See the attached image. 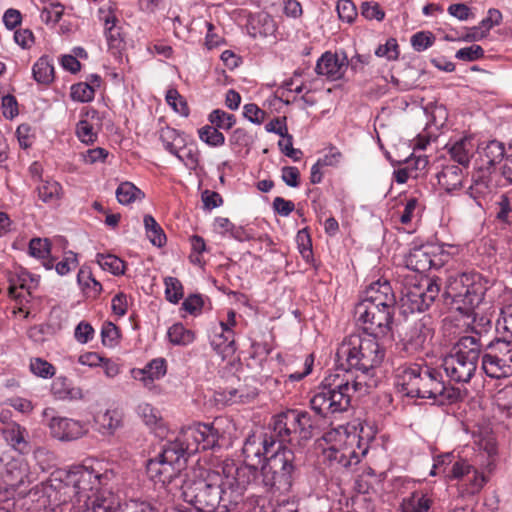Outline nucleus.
<instances>
[{"label": "nucleus", "instance_id": "obj_1", "mask_svg": "<svg viewBox=\"0 0 512 512\" xmlns=\"http://www.w3.org/2000/svg\"><path fill=\"white\" fill-rule=\"evenodd\" d=\"M368 387V384L359 380V377L353 378L348 373L342 376L331 374L326 377L310 399L311 409L316 416L308 411L292 409L299 438L310 440L318 435L324 418L347 411L351 405L352 395L356 392L366 393Z\"/></svg>", "mask_w": 512, "mask_h": 512}, {"label": "nucleus", "instance_id": "obj_2", "mask_svg": "<svg viewBox=\"0 0 512 512\" xmlns=\"http://www.w3.org/2000/svg\"><path fill=\"white\" fill-rule=\"evenodd\" d=\"M186 440L193 439L195 447L190 449L179 440L166 444L162 451L146 465L147 474L155 483L169 484L186 469L188 457L199 449H214L220 438L219 431L212 424L197 423L184 432Z\"/></svg>", "mask_w": 512, "mask_h": 512}, {"label": "nucleus", "instance_id": "obj_3", "mask_svg": "<svg viewBox=\"0 0 512 512\" xmlns=\"http://www.w3.org/2000/svg\"><path fill=\"white\" fill-rule=\"evenodd\" d=\"M396 386L405 396L433 399L439 403L455 402L459 391L448 388L442 373L426 364L410 363L399 366L395 373Z\"/></svg>", "mask_w": 512, "mask_h": 512}, {"label": "nucleus", "instance_id": "obj_4", "mask_svg": "<svg viewBox=\"0 0 512 512\" xmlns=\"http://www.w3.org/2000/svg\"><path fill=\"white\" fill-rule=\"evenodd\" d=\"M182 497L197 512H235L224 478L218 471L188 478L182 484Z\"/></svg>", "mask_w": 512, "mask_h": 512}, {"label": "nucleus", "instance_id": "obj_5", "mask_svg": "<svg viewBox=\"0 0 512 512\" xmlns=\"http://www.w3.org/2000/svg\"><path fill=\"white\" fill-rule=\"evenodd\" d=\"M338 360L345 359L348 369H356L365 375L381 365L385 357L376 335L366 332L351 334L346 337L337 350Z\"/></svg>", "mask_w": 512, "mask_h": 512}, {"label": "nucleus", "instance_id": "obj_6", "mask_svg": "<svg viewBox=\"0 0 512 512\" xmlns=\"http://www.w3.org/2000/svg\"><path fill=\"white\" fill-rule=\"evenodd\" d=\"M489 288V281L478 273L449 276L443 292L445 303L452 309L470 316L474 313Z\"/></svg>", "mask_w": 512, "mask_h": 512}, {"label": "nucleus", "instance_id": "obj_7", "mask_svg": "<svg viewBox=\"0 0 512 512\" xmlns=\"http://www.w3.org/2000/svg\"><path fill=\"white\" fill-rule=\"evenodd\" d=\"M106 477V475L95 474L93 471L79 466L66 472L64 479L61 476L51 477L47 481L45 489L51 488L57 491L60 494L57 500L61 503L67 502L74 496L77 498L78 505H81L87 497L100 491H107L98 488V485H102L103 479Z\"/></svg>", "mask_w": 512, "mask_h": 512}, {"label": "nucleus", "instance_id": "obj_8", "mask_svg": "<svg viewBox=\"0 0 512 512\" xmlns=\"http://www.w3.org/2000/svg\"><path fill=\"white\" fill-rule=\"evenodd\" d=\"M482 345L480 337H475L471 332L469 335L459 338L442 363L446 375L451 381L470 382L478 367Z\"/></svg>", "mask_w": 512, "mask_h": 512}, {"label": "nucleus", "instance_id": "obj_9", "mask_svg": "<svg viewBox=\"0 0 512 512\" xmlns=\"http://www.w3.org/2000/svg\"><path fill=\"white\" fill-rule=\"evenodd\" d=\"M298 473L296 456L291 448L279 446L261 467V483L266 489L289 491Z\"/></svg>", "mask_w": 512, "mask_h": 512}, {"label": "nucleus", "instance_id": "obj_10", "mask_svg": "<svg viewBox=\"0 0 512 512\" xmlns=\"http://www.w3.org/2000/svg\"><path fill=\"white\" fill-rule=\"evenodd\" d=\"M439 293L438 279L407 275L401 289V305L410 313L424 312L434 303Z\"/></svg>", "mask_w": 512, "mask_h": 512}, {"label": "nucleus", "instance_id": "obj_11", "mask_svg": "<svg viewBox=\"0 0 512 512\" xmlns=\"http://www.w3.org/2000/svg\"><path fill=\"white\" fill-rule=\"evenodd\" d=\"M222 476L228 493L234 502L236 509L244 500V492L250 486H262L261 470L254 465H242L234 468L233 465H226L222 468Z\"/></svg>", "mask_w": 512, "mask_h": 512}, {"label": "nucleus", "instance_id": "obj_12", "mask_svg": "<svg viewBox=\"0 0 512 512\" xmlns=\"http://www.w3.org/2000/svg\"><path fill=\"white\" fill-rule=\"evenodd\" d=\"M119 501L111 491H100L77 506V512H117ZM126 512H160L146 501H132Z\"/></svg>", "mask_w": 512, "mask_h": 512}, {"label": "nucleus", "instance_id": "obj_13", "mask_svg": "<svg viewBox=\"0 0 512 512\" xmlns=\"http://www.w3.org/2000/svg\"><path fill=\"white\" fill-rule=\"evenodd\" d=\"M357 322L363 325V330L372 335H386L391 330L394 311L357 303L354 310Z\"/></svg>", "mask_w": 512, "mask_h": 512}, {"label": "nucleus", "instance_id": "obj_14", "mask_svg": "<svg viewBox=\"0 0 512 512\" xmlns=\"http://www.w3.org/2000/svg\"><path fill=\"white\" fill-rule=\"evenodd\" d=\"M492 329L491 321L481 317L479 322L474 317L470 332L482 340L481 353L484 349L490 350L494 355L506 363L512 369V341L502 339H489V332Z\"/></svg>", "mask_w": 512, "mask_h": 512}, {"label": "nucleus", "instance_id": "obj_15", "mask_svg": "<svg viewBox=\"0 0 512 512\" xmlns=\"http://www.w3.org/2000/svg\"><path fill=\"white\" fill-rule=\"evenodd\" d=\"M360 303L395 311L396 299L390 284L378 281L367 288Z\"/></svg>", "mask_w": 512, "mask_h": 512}, {"label": "nucleus", "instance_id": "obj_16", "mask_svg": "<svg viewBox=\"0 0 512 512\" xmlns=\"http://www.w3.org/2000/svg\"><path fill=\"white\" fill-rule=\"evenodd\" d=\"M48 426L52 437L60 441H73L87 432L83 423L66 417H53Z\"/></svg>", "mask_w": 512, "mask_h": 512}, {"label": "nucleus", "instance_id": "obj_17", "mask_svg": "<svg viewBox=\"0 0 512 512\" xmlns=\"http://www.w3.org/2000/svg\"><path fill=\"white\" fill-rule=\"evenodd\" d=\"M406 267L419 273H424L431 268L438 269L442 266L443 262L437 256L433 247L421 246L414 248L406 257Z\"/></svg>", "mask_w": 512, "mask_h": 512}, {"label": "nucleus", "instance_id": "obj_18", "mask_svg": "<svg viewBox=\"0 0 512 512\" xmlns=\"http://www.w3.org/2000/svg\"><path fill=\"white\" fill-rule=\"evenodd\" d=\"M348 444L343 447H337L336 445L330 446L324 451L325 458L331 463L336 464L340 467H350L359 463L360 454L353 448L355 443H358L356 435H346Z\"/></svg>", "mask_w": 512, "mask_h": 512}, {"label": "nucleus", "instance_id": "obj_19", "mask_svg": "<svg viewBox=\"0 0 512 512\" xmlns=\"http://www.w3.org/2000/svg\"><path fill=\"white\" fill-rule=\"evenodd\" d=\"M470 474H472V477L469 479L467 492L469 494H476L487 482L486 477L478 472V470L465 459H460L453 463L450 475L452 479H462L468 477Z\"/></svg>", "mask_w": 512, "mask_h": 512}, {"label": "nucleus", "instance_id": "obj_20", "mask_svg": "<svg viewBox=\"0 0 512 512\" xmlns=\"http://www.w3.org/2000/svg\"><path fill=\"white\" fill-rule=\"evenodd\" d=\"M270 426L277 440L282 443H291L293 436L298 435L292 409L281 412L273 417Z\"/></svg>", "mask_w": 512, "mask_h": 512}, {"label": "nucleus", "instance_id": "obj_21", "mask_svg": "<svg viewBox=\"0 0 512 512\" xmlns=\"http://www.w3.org/2000/svg\"><path fill=\"white\" fill-rule=\"evenodd\" d=\"M347 65L346 56L339 59L337 54L326 52L318 59L315 71L330 80H338L343 77Z\"/></svg>", "mask_w": 512, "mask_h": 512}, {"label": "nucleus", "instance_id": "obj_22", "mask_svg": "<svg viewBox=\"0 0 512 512\" xmlns=\"http://www.w3.org/2000/svg\"><path fill=\"white\" fill-rule=\"evenodd\" d=\"M5 441L17 452L27 454L30 451V444L27 440L28 431L16 422L7 423L2 429Z\"/></svg>", "mask_w": 512, "mask_h": 512}, {"label": "nucleus", "instance_id": "obj_23", "mask_svg": "<svg viewBox=\"0 0 512 512\" xmlns=\"http://www.w3.org/2000/svg\"><path fill=\"white\" fill-rule=\"evenodd\" d=\"M481 369L490 378L500 379L512 374V369L490 350L484 349L481 353Z\"/></svg>", "mask_w": 512, "mask_h": 512}, {"label": "nucleus", "instance_id": "obj_24", "mask_svg": "<svg viewBox=\"0 0 512 512\" xmlns=\"http://www.w3.org/2000/svg\"><path fill=\"white\" fill-rule=\"evenodd\" d=\"M100 19L104 21L105 35L110 50L114 53H119L124 47V40L119 27H116L118 19L109 9L105 16H100Z\"/></svg>", "mask_w": 512, "mask_h": 512}, {"label": "nucleus", "instance_id": "obj_25", "mask_svg": "<svg viewBox=\"0 0 512 512\" xmlns=\"http://www.w3.org/2000/svg\"><path fill=\"white\" fill-rule=\"evenodd\" d=\"M2 478L7 486L16 490L26 483L27 466L17 460H12L5 465Z\"/></svg>", "mask_w": 512, "mask_h": 512}, {"label": "nucleus", "instance_id": "obj_26", "mask_svg": "<svg viewBox=\"0 0 512 512\" xmlns=\"http://www.w3.org/2000/svg\"><path fill=\"white\" fill-rule=\"evenodd\" d=\"M438 183L447 192H451L461 187L463 181V171L457 165H446L437 174Z\"/></svg>", "mask_w": 512, "mask_h": 512}, {"label": "nucleus", "instance_id": "obj_27", "mask_svg": "<svg viewBox=\"0 0 512 512\" xmlns=\"http://www.w3.org/2000/svg\"><path fill=\"white\" fill-rule=\"evenodd\" d=\"M98 431L102 435H112L122 426L123 416L118 410H107L95 417Z\"/></svg>", "mask_w": 512, "mask_h": 512}, {"label": "nucleus", "instance_id": "obj_28", "mask_svg": "<svg viewBox=\"0 0 512 512\" xmlns=\"http://www.w3.org/2000/svg\"><path fill=\"white\" fill-rule=\"evenodd\" d=\"M166 374V361L163 358H157L148 363L144 369L134 371V377L140 379L145 386L153 383L155 379Z\"/></svg>", "mask_w": 512, "mask_h": 512}, {"label": "nucleus", "instance_id": "obj_29", "mask_svg": "<svg viewBox=\"0 0 512 512\" xmlns=\"http://www.w3.org/2000/svg\"><path fill=\"white\" fill-rule=\"evenodd\" d=\"M432 336V329L420 321L415 323L414 327L411 329L409 339L406 342V346L407 348L415 351L423 349L426 343L432 339Z\"/></svg>", "mask_w": 512, "mask_h": 512}, {"label": "nucleus", "instance_id": "obj_30", "mask_svg": "<svg viewBox=\"0 0 512 512\" xmlns=\"http://www.w3.org/2000/svg\"><path fill=\"white\" fill-rule=\"evenodd\" d=\"M432 499L421 491L405 497L401 503L402 512H430Z\"/></svg>", "mask_w": 512, "mask_h": 512}, {"label": "nucleus", "instance_id": "obj_31", "mask_svg": "<svg viewBox=\"0 0 512 512\" xmlns=\"http://www.w3.org/2000/svg\"><path fill=\"white\" fill-rule=\"evenodd\" d=\"M479 155L482 165H486V168L489 169L503 160L505 148L501 142L493 140L488 142L486 146L479 151Z\"/></svg>", "mask_w": 512, "mask_h": 512}, {"label": "nucleus", "instance_id": "obj_32", "mask_svg": "<svg viewBox=\"0 0 512 512\" xmlns=\"http://www.w3.org/2000/svg\"><path fill=\"white\" fill-rule=\"evenodd\" d=\"M159 138L164 148L173 155H178V152L185 146L184 137L177 130L170 127L162 128Z\"/></svg>", "mask_w": 512, "mask_h": 512}, {"label": "nucleus", "instance_id": "obj_33", "mask_svg": "<svg viewBox=\"0 0 512 512\" xmlns=\"http://www.w3.org/2000/svg\"><path fill=\"white\" fill-rule=\"evenodd\" d=\"M145 197L143 191L131 182H122L116 189V198L122 205H128L136 200H142Z\"/></svg>", "mask_w": 512, "mask_h": 512}, {"label": "nucleus", "instance_id": "obj_34", "mask_svg": "<svg viewBox=\"0 0 512 512\" xmlns=\"http://www.w3.org/2000/svg\"><path fill=\"white\" fill-rule=\"evenodd\" d=\"M169 341L173 345L186 346L192 343L195 339L193 331L186 329L182 323L173 324L167 332Z\"/></svg>", "mask_w": 512, "mask_h": 512}, {"label": "nucleus", "instance_id": "obj_35", "mask_svg": "<svg viewBox=\"0 0 512 512\" xmlns=\"http://www.w3.org/2000/svg\"><path fill=\"white\" fill-rule=\"evenodd\" d=\"M78 284L88 297L95 298L102 291V285L92 275L91 271L80 269L77 275Z\"/></svg>", "mask_w": 512, "mask_h": 512}, {"label": "nucleus", "instance_id": "obj_36", "mask_svg": "<svg viewBox=\"0 0 512 512\" xmlns=\"http://www.w3.org/2000/svg\"><path fill=\"white\" fill-rule=\"evenodd\" d=\"M38 196L45 203L57 202L62 193L60 184L56 181L45 180L37 186Z\"/></svg>", "mask_w": 512, "mask_h": 512}, {"label": "nucleus", "instance_id": "obj_37", "mask_svg": "<svg viewBox=\"0 0 512 512\" xmlns=\"http://www.w3.org/2000/svg\"><path fill=\"white\" fill-rule=\"evenodd\" d=\"M143 221L150 242L155 246L162 247L166 243V235L161 226L151 215H145Z\"/></svg>", "mask_w": 512, "mask_h": 512}, {"label": "nucleus", "instance_id": "obj_38", "mask_svg": "<svg viewBox=\"0 0 512 512\" xmlns=\"http://www.w3.org/2000/svg\"><path fill=\"white\" fill-rule=\"evenodd\" d=\"M33 77L40 84H49L54 79V67L47 57H41L33 66Z\"/></svg>", "mask_w": 512, "mask_h": 512}, {"label": "nucleus", "instance_id": "obj_39", "mask_svg": "<svg viewBox=\"0 0 512 512\" xmlns=\"http://www.w3.org/2000/svg\"><path fill=\"white\" fill-rule=\"evenodd\" d=\"M97 263L99 266L106 271L111 272L114 275L124 274L125 262L119 257L112 254H100L96 256Z\"/></svg>", "mask_w": 512, "mask_h": 512}, {"label": "nucleus", "instance_id": "obj_40", "mask_svg": "<svg viewBox=\"0 0 512 512\" xmlns=\"http://www.w3.org/2000/svg\"><path fill=\"white\" fill-rule=\"evenodd\" d=\"M199 138L211 147L222 146L225 142V136L214 125H205L198 130Z\"/></svg>", "mask_w": 512, "mask_h": 512}, {"label": "nucleus", "instance_id": "obj_41", "mask_svg": "<svg viewBox=\"0 0 512 512\" xmlns=\"http://www.w3.org/2000/svg\"><path fill=\"white\" fill-rule=\"evenodd\" d=\"M471 143L470 141L464 139V140H460L456 143H454L450 148H449V154L451 156V158L463 165V166H467L469 161H470V150L468 148V146H470Z\"/></svg>", "mask_w": 512, "mask_h": 512}, {"label": "nucleus", "instance_id": "obj_42", "mask_svg": "<svg viewBox=\"0 0 512 512\" xmlns=\"http://www.w3.org/2000/svg\"><path fill=\"white\" fill-rule=\"evenodd\" d=\"M209 122L219 129L229 130L235 123L236 118L233 114L227 113L221 109L213 110L208 116Z\"/></svg>", "mask_w": 512, "mask_h": 512}, {"label": "nucleus", "instance_id": "obj_43", "mask_svg": "<svg viewBox=\"0 0 512 512\" xmlns=\"http://www.w3.org/2000/svg\"><path fill=\"white\" fill-rule=\"evenodd\" d=\"M220 325L222 327V334L219 337L223 339V342L216 344V349L225 357L235 352L234 333L226 323L221 322Z\"/></svg>", "mask_w": 512, "mask_h": 512}, {"label": "nucleus", "instance_id": "obj_44", "mask_svg": "<svg viewBox=\"0 0 512 512\" xmlns=\"http://www.w3.org/2000/svg\"><path fill=\"white\" fill-rule=\"evenodd\" d=\"M164 283L166 299L171 303H178L183 297L181 282L175 277H166Z\"/></svg>", "mask_w": 512, "mask_h": 512}, {"label": "nucleus", "instance_id": "obj_45", "mask_svg": "<svg viewBox=\"0 0 512 512\" xmlns=\"http://www.w3.org/2000/svg\"><path fill=\"white\" fill-rule=\"evenodd\" d=\"M94 94V86L85 82L74 84L71 87V97L78 102H89L93 100Z\"/></svg>", "mask_w": 512, "mask_h": 512}, {"label": "nucleus", "instance_id": "obj_46", "mask_svg": "<svg viewBox=\"0 0 512 512\" xmlns=\"http://www.w3.org/2000/svg\"><path fill=\"white\" fill-rule=\"evenodd\" d=\"M166 101L177 113L182 116L189 115V107L183 96L176 89H169L166 93Z\"/></svg>", "mask_w": 512, "mask_h": 512}, {"label": "nucleus", "instance_id": "obj_47", "mask_svg": "<svg viewBox=\"0 0 512 512\" xmlns=\"http://www.w3.org/2000/svg\"><path fill=\"white\" fill-rule=\"evenodd\" d=\"M175 156L191 170L198 167L200 153L196 147H186L185 145Z\"/></svg>", "mask_w": 512, "mask_h": 512}, {"label": "nucleus", "instance_id": "obj_48", "mask_svg": "<svg viewBox=\"0 0 512 512\" xmlns=\"http://www.w3.org/2000/svg\"><path fill=\"white\" fill-rule=\"evenodd\" d=\"M29 253L33 257L44 259L50 254V242L48 239L33 238L29 243Z\"/></svg>", "mask_w": 512, "mask_h": 512}, {"label": "nucleus", "instance_id": "obj_49", "mask_svg": "<svg viewBox=\"0 0 512 512\" xmlns=\"http://www.w3.org/2000/svg\"><path fill=\"white\" fill-rule=\"evenodd\" d=\"M30 369L33 374L42 378H49L55 374L54 366L41 358H35L32 360L30 363Z\"/></svg>", "mask_w": 512, "mask_h": 512}, {"label": "nucleus", "instance_id": "obj_50", "mask_svg": "<svg viewBox=\"0 0 512 512\" xmlns=\"http://www.w3.org/2000/svg\"><path fill=\"white\" fill-rule=\"evenodd\" d=\"M435 40L431 32H417L411 37V45L414 50L421 52L433 45Z\"/></svg>", "mask_w": 512, "mask_h": 512}, {"label": "nucleus", "instance_id": "obj_51", "mask_svg": "<svg viewBox=\"0 0 512 512\" xmlns=\"http://www.w3.org/2000/svg\"><path fill=\"white\" fill-rule=\"evenodd\" d=\"M252 142V136L244 128L235 129L229 138L230 145L238 149L248 147Z\"/></svg>", "mask_w": 512, "mask_h": 512}, {"label": "nucleus", "instance_id": "obj_52", "mask_svg": "<svg viewBox=\"0 0 512 512\" xmlns=\"http://www.w3.org/2000/svg\"><path fill=\"white\" fill-rule=\"evenodd\" d=\"M376 56L396 60L399 57L398 44L395 38H389L384 45H379L375 51Z\"/></svg>", "mask_w": 512, "mask_h": 512}, {"label": "nucleus", "instance_id": "obj_53", "mask_svg": "<svg viewBox=\"0 0 512 512\" xmlns=\"http://www.w3.org/2000/svg\"><path fill=\"white\" fill-rule=\"evenodd\" d=\"M101 337L104 346H114L119 338L118 327L112 322H105L101 329Z\"/></svg>", "mask_w": 512, "mask_h": 512}, {"label": "nucleus", "instance_id": "obj_54", "mask_svg": "<svg viewBox=\"0 0 512 512\" xmlns=\"http://www.w3.org/2000/svg\"><path fill=\"white\" fill-rule=\"evenodd\" d=\"M484 56V50L480 45H472L459 49L455 57L463 61H475Z\"/></svg>", "mask_w": 512, "mask_h": 512}, {"label": "nucleus", "instance_id": "obj_55", "mask_svg": "<svg viewBox=\"0 0 512 512\" xmlns=\"http://www.w3.org/2000/svg\"><path fill=\"white\" fill-rule=\"evenodd\" d=\"M337 12L340 19L351 23L357 16L355 5L350 0H340L337 3Z\"/></svg>", "mask_w": 512, "mask_h": 512}, {"label": "nucleus", "instance_id": "obj_56", "mask_svg": "<svg viewBox=\"0 0 512 512\" xmlns=\"http://www.w3.org/2000/svg\"><path fill=\"white\" fill-rule=\"evenodd\" d=\"M361 14L368 20L376 19L378 21H382L385 17V12L376 2H363L361 5Z\"/></svg>", "mask_w": 512, "mask_h": 512}, {"label": "nucleus", "instance_id": "obj_57", "mask_svg": "<svg viewBox=\"0 0 512 512\" xmlns=\"http://www.w3.org/2000/svg\"><path fill=\"white\" fill-rule=\"evenodd\" d=\"M498 210L496 213V219L505 224H511L510 214L512 212L511 204L508 196L502 195L500 200L497 202Z\"/></svg>", "mask_w": 512, "mask_h": 512}, {"label": "nucleus", "instance_id": "obj_58", "mask_svg": "<svg viewBox=\"0 0 512 512\" xmlns=\"http://www.w3.org/2000/svg\"><path fill=\"white\" fill-rule=\"evenodd\" d=\"M243 115L250 122L255 124H261L266 116V112L260 109L256 104L249 103L243 107Z\"/></svg>", "mask_w": 512, "mask_h": 512}, {"label": "nucleus", "instance_id": "obj_59", "mask_svg": "<svg viewBox=\"0 0 512 512\" xmlns=\"http://www.w3.org/2000/svg\"><path fill=\"white\" fill-rule=\"evenodd\" d=\"M138 415L148 426H154L159 420V416L155 409L148 403H142L137 408Z\"/></svg>", "mask_w": 512, "mask_h": 512}, {"label": "nucleus", "instance_id": "obj_60", "mask_svg": "<svg viewBox=\"0 0 512 512\" xmlns=\"http://www.w3.org/2000/svg\"><path fill=\"white\" fill-rule=\"evenodd\" d=\"M94 332L91 324L86 321H81L75 328L74 337L79 343L86 344L93 338Z\"/></svg>", "mask_w": 512, "mask_h": 512}, {"label": "nucleus", "instance_id": "obj_61", "mask_svg": "<svg viewBox=\"0 0 512 512\" xmlns=\"http://www.w3.org/2000/svg\"><path fill=\"white\" fill-rule=\"evenodd\" d=\"M63 15V6L52 4L41 11V19L46 23H57Z\"/></svg>", "mask_w": 512, "mask_h": 512}, {"label": "nucleus", "instance_id": "obj_62", "mask_svg": "<svg viewBox=\"0 0 512 512\" xmlns=\"http://www.w3.org/2000/svg\"><path fill=\"white\" fill-rule=\"evenodd\" d=\"M261 443L255 436L248 437L243 445V454L245 458L252 459L254 457H261L262 452L260 448Z\"/></svg>", "mask_w": 512, "mask_h": 512}, {"label": "nucleus", "instance_id": "obj_63", "mask_svg": "<svg viewBox=\"0 0 512 512\" xmlns=\"http://www.w3.org/2000/svg\"><path fill=\"white\" fill-rule=\"evenodd\" d=\"M76 132L79 139L84 143H93L96 139V134L93 132L92 125L86 120H81L77 124Z\"/></svg>", "mask_w": 512, "mask_h": 512}, {"label": "nucleus", "instance_id": "obj_64", "mask_svg": "<svg viewBox=\"0 0 512 512\" xmlns=\"http://www.w3.org/2000/svg\"><path fill=\"white\" fill-rule=\"evenodd\" d=\"M51 390L54 396L58 399H66L71 397V390L69 389L66 378H56L52 383Z\"/></svg>", "mask_w": 512, "mask_h": 512}]
</instances>
